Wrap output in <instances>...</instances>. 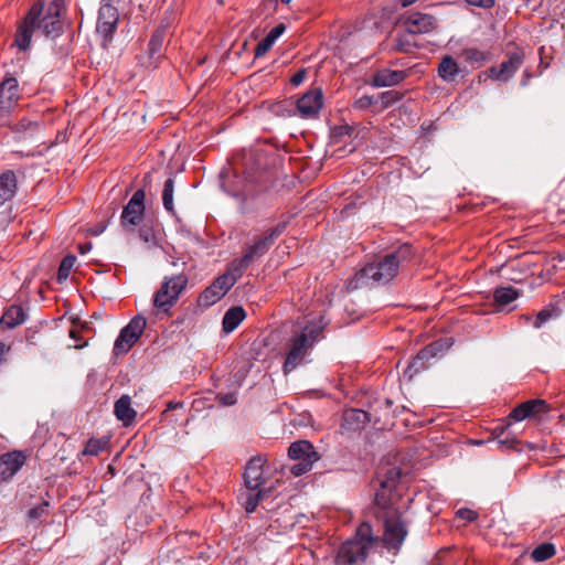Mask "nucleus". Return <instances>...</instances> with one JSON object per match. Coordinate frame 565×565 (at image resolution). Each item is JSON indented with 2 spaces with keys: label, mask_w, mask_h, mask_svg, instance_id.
Here are the masks:
<instances>
[{
  "label": "nucleus",
  "mask_w": 565,
  "mask_h": 565,
  "mask_svg": "<svg viewBox=\"0 0 565 565\" xmlns=\"http://www.w3.org/2000/svg\"><path fill=\"white\" fill-rule=\"evenodd\" d=\"M343 419L345 424L359 428L369 422L367 413L361 409H348L344 412Z\"/></svg>",
  "instance_id": "nucleus-34"
},
{
  "label": "nucleus",
  "mask_w": 565,
  "mask_h": 565,
  "mask_svg": "<svg viewBox=\"0 0 565 565\" xmlns=\"http://www.w3.org/2000/svg\"><path fill=\"white\" fill-rule=\"evenodd\" d=\"M515 441L514 438L510 439V438H504V439H499V444H502V445H505L507 447H510L512 446V444Z\"/></svg>",
  "instance_id": "nucleus-53"
},
{
  "label": "nucleus",
  "mask_w": 565,
  "mask_h": 565,
  "mask_svg": "<svg viewBox=\"0 0 565 565\" xmlns=\"http://www.w3.org/2000/svg\"><path fill=\"white\" fill-rule=\"evenodd\" d=\"M313 463L315 462L297 461L295 465L291 466L290 472L295 477H300V476L307 473L308 471H310L312 469Z\"/></svg>",
  "instance_id": "nucleus-40"
},
{
  "label": "nucleus",
  "mask_w": 565,
  "mask_h": 565,
  "mask_svg": "<svg viewBox=\"0 0 565 565\" xmlns=\"http://www.w3.org/2000/svg\"><path fill=\"white\" fill-rule=\"evenodd\" d=\"M164 38H166V29L164 28H159L153 32V34L149 41V44H148V51H149L150 58H154V60L159 58L161 49L163 46Z\"/></svg>",
  "instance_id": "nucleus-30"
},
{
  "label": "nucleus",
  "mask_w": 565,
  "mask_h": 565,
  "mask_svg": "<svg viewBox=\"0 0 565 565\" xmlns=\"http://www.w3.org/2000/svg\"><path fill=\"white\" fill-rule=\"evenodd\" d=\"M188 282V276L184 274L164 277L160 288L153 295V307L159 311L168 312L177 303Z\"/></svg>",
  "instance_id": "nucleus-6"
},
{
  "label": "nucleus",
  "mask_w": 565,
  "mask_h": 565,
  "mask_svg": "<svg viewBox=\"0 0 565 565\" xmlns=\"http://www.w3.org/2000/svg\"><path fill=\"white\" fill-rule=\"evenodd\" d=\"M469 4L486 8L489 9L493 7L494 1L493 0H466Z\"/></svg>",
  "instance_id": "nucleus-48"
},
{
  "label": "nucleus",
  "mask_w": 565,
  "mask_h": 565,
  "mask_svg": "<svg viewBox=\"0 0 565 565\" xmlns=\"http://www.w3.org/2000/svg\"><path fill=\"white\" fill-rule=\"evenodd\" d=\"M305 77H306V71L300 70L292 75V77L290 78V82H291V84L297 86L303 82Z\"/></svg>",
  "instance_id": "nucleus-50"
},
{
  "label": "nucleus",
  "mask_w": 565,
  "mask_h": 565,
  "mask_svg": "<svg viewBox=\"0 0 565 565\" xmlns=\"http://www.w3.org/2000/svg\"><path fill=\"white\" fill-rule=\"evenodd\" d=\"M252 262L248 260V257L242 256L241 258L234 259L227 268V271L223 274L230 282L234 286L235 282L243 276L244 271L249 267Z\"/></svg>",
  "instance_id": "nucleus-27"
},
{
  "label": "nucleus",
  "mask_w": 565,
  "mask_h": 565,
  "mask_svg": "<svg viewBox=\"0 0 565 565\" xmlns=\"http://www.w3.org/2000/svg\"><path fill=\"white\" fill-rule=\"evenodd\" d=\"M76 262V257L74 255H67L61 262V265L57 270V279L58 281L66 280L70 276V273Z\"/></svg>",
  "instance_id": "nucleus-38"
},
{
  "label": "nucleus",
  "mask_w": 565,
  "mask_h": 565,
  "mask_svg": "<svg viewBox=\"0 0 565 565\" xmlns=\"http://www.w3.org/2000/svg\"><path fill=\"white\" fill-rule=\"evenodd\" d=\"M265 495V491L260 488L258 490H248L247 488L238 494V500L245 508L247 513L256 510L259 501Z\"/></svg>",
  "instance_id": "nucleus-28"
},
{
  "label": "nucleus",
  "mask_w": 565,
  "mask_h": 565,
  "mask_svg": "<svg viewBox=\"0 0 565 565\" xmlns=\"http://www.w3.org/2000/svg\"><path fill=\"white\" fill-rule=\"evenodd\" d=\"M49 507L47 502H43L40 507L33 508L29 511V518L31 520L39 519L42 514L46 512V509Z\"/></svg>",
  "instance_id": "nucleus-45"
},
{
  "label": "nucleus",
  "mask_w": 565,
  "mask_h": 565,
  "mask_svg": "<svg viewBox=\"0 0 565 565\" xmlns=\"http://www.w3.org/2000/svg\"><path fill=\"white\" fill-rule=\"evenodd\" d=\"M322 99L323 95L321 90H310L297 100V110L303 118H313L322 107Z\"/></svg>",
  "instance_id": "nucleus-14"
},
{
  "label": "nucleus",
  "mask_w": 565,
  "mask_h": 565,
  "mask_svg": "<svg viewBox=\"0 0 565 565\" xmlns=\"http://www.w3.org/2000/svg\"><path fill=\"white\" fill-rule=\"evenodd\" d=\"M405 77L406 72L404 71L382 68L373 74L371 84L374 87H388L399 84Z\"/></svg>",
  "instance_id": "nucleus-19"
},
{
  "label": "nucleus",
  "mask_w": 565,
  "mask_h": 565,
  "mask_svg": "<svg viewBox=\"0 0 565 565\" xmlns=\"http://www.w3.org/2000/svg\"><path fill=\"white\" fill-rule=\"evenodd\" d=\"M217 399L223 406H232L237 402L236 395L234 393L220 394Z\"/></svg>",
  "instance_id": "nucleus-44"
},
{
  "label": "nucleus",
  "mask_w": 565,
  "mask_h": 565,
  "mask_svg": "<svg viewBox=\"0 0 565 565\" xmlns=\"http://www.w3.org/2000/svg\"><path fill=\"white\" fill-rule=\"evenodd\" d=\"M266 458L258 455L249 459L244 471V484L248 490H258L265 482L263 467Z\"/></svg>",
  "instance_id": "nucleus-12"
},
{
  "label": "nucleus",
  "mask_w": 565,
  "mask_h": 565,
  "mask_svg": "<svg viewBox=\"0 0 565 565\" xmlns=\"http://www.w3.org/2000/svg\"><path fill=\"white\" fill-rule=\"evenodd\" d=\"M146 324L147 321L145 317H134L130 322L120 330L114 344L115 354L127 353L141 337Z\"/></svg>",
  "instance_id": "nucleus-7"
},
{
  "label": "nucleus",
  "mask_w": 565,
  "mask_h": 565,
  "mask_svg": "<svg viewBox=\"0 0 565 565\" xmlns=\"http://www.w3.org/2000/svg\"><path fill=\"white\" fill-rule=\"evenodd\" d=\"M401 477L397 469H391L385 480L381 482V490L375 493V504L382 512L380 518L384 521L383 544L387 550H399L406 535V523L401 512L393 507L388 492L395 487L396 480Z\"/></svg>",
  "instance_id": "nucleus-2"
},
{
  "label": "nucleus",
  "mask_w": 565,
  "mask_h": 565,
  "mask_svg": "<svg viewBox=\"0 0 565 565\" xmlns=\"http://www.w3.org/2000/svg\"><path fill=\"white\" fill-rule=\"evenodd\" d=\"M406 31L409 34L428 33L436 26V20L433 15L422 12H412L403 21Z\"/></svg>",
  "instance_id": "nucleus-13"
},
{
  "label": "nucleus",
  "mask_w": 565,
  "mask_h": 565,
  "mask_svg": "<svg viewBox=\"0 0 565 565\" xmlns=\"http://www.w3.org/2000/svg\"><path fill=\"white\" fill-rule=\"evenodd\" d=\"M551 317H552V313L550 310H546V309L541 310L535 318L533 327L535 329H540L545 322H547L551 319Z\"/></svg>",
  "instance_id": "nucleus-43"
},
{
  "label": "nucleus",
  "mask_w": 565,
  "mask_h": 565,
  "mask_svg": "<svg viewBox=\"0 0 565 565\" xmlns=\"http://www.w3.org/2000/svg\"><path fill=\"white\" fill-rule=\"evenodd\" d=\"M41 125L39 121H32L30 119H21L13 127V131L18 134L21 138L32 137L35 134L40 132Z\"/></svg>",
  "instance_id": "nucleus-31"
},
{
  "label": "nucleus",
  "mask_w": 565,
  "mask_h": 565,
  "mask_svg": "<svg viewBox=\"0 0 565 565\" xmlns=\"http://www.w3.org/2000/svg\"><path fill=\"white\" fill-rule=\"evenodd\" d=\"M509 278L515 282H519L522 280V278L520 276H516V275H510Z\"/></svg>",
  "instance_id": "nucleus-56"
},
{
  "label": "nucleus",
  "mask_w": 565,
  "mask_h": 565,
  "mask_svg": "<svg viewBox=\"0 0 565 565\" xmlns=\"http://www.w3.org/2000/svg\"><path fill=\"white\" fill-rule=\"evenodd\" d=\"M71 337L75 338V332L74 331H71Z\"/></svg>",
  "instance_id": "nucleus-62"
},
{
  "label": "nucleus",
  "mask_w": 565,
  "mask_h": 565,
  "mask_svg": "<svg viewBox=\"0 0 565 565\" xmlns=\"http://www.w3.org/2000/svg\"><path fill=\"white\" fill-rule=\"evenodd\" d=\"M381 108H387L399 99V94L393 90L384 92L375 97Z\"/></svg>",
  "instance_id": "nucleus-39"
},
{
  "label": "nucleus",
  "mask_w": 565,
  "mask_h": 565,
  "mask_svg": "<svg viewBox=\"0 0 565 565\" xmlns=\"http://www.w3.org/2000/svg\"><path fill=\"white\" fill-rule=\"evenodd\" d=\"M115 415L125 425H129L136 418L137 412L131 407V398L129 395H122L115 403Z\"/></svg>",
  "instance_id": "nucleus-23"
},
{
  "label": "nucleus",
  "mask_w": 565,
  "mask_h": 565,
  "mask_svg": "<svg viewBox=\"0 0 565 565\" xmlns=\"http://www.w3.org/2000/svg\"><path fill=\"white\" fill-rule=\"evenodd\" d=\"M438 348V343L435 342L422 349L408 364L407 369L404 371V375L408 376L411 380L416 373L424 370L426 362L436 355Z\"/></svg>",
  "instance_id": "nucleus-18"
},
{
  "label": "nucleus",
  "mask_w": 565,
  "mask_h": 565,
  "mask_svg": "<svg viewBox=\"0 0 565 565\" xmlns=\"http://www.w3.org/2000/svg\"><path fill=\"white\" fill-rule=\"evenodd\" d=\"M373 542L374 539L372 536L371 525L362 523L356 530L355 537L347 541L340 546L335 557V564L362 565Z\"/></svg>",
  "instance_id": "nucleus-5"
},
{
  "label": "nucleus",
  "mask_w": 565,
  "mask_h": 565,
  "mask_svg": "<svg viewBox=\"0 0 565 565\" xmlns=\"http://www.w3.org/2000/svg\"><path fill=\"white\" fill-rule=\"evenodd\" d=\"M233 287L230 280L223 275L218 276L212 285L206 287L199 297V305L202 307H211L221 300L226 292Z\"/></svg>",
  "instance_id": "nucleus-11"
},
{
  "label": "nucleus",
  "mask_w": 565,
  "mask_h": 565,
  "mask_svg": "<svg viewBox=\"0 0 565 565\" xmlns=\"http://www.w3.org/2000/svg\"><path fill=\"white\" fill-rule=\"evenodd\" d=\"M139 237L145 242V243H150L153 241L154 238V235H153V231L152 228L150 227H146V226H142L140 227L139 230Z\"/></svg>",
  "instance_id": "nucleus-47"
},
{
  "label": "nucleus",
  "mask_w": 565,
  "mask_h": 565,
  "mask_svg": "<svg viewBox=\"0 0 565 565\" xmlns=\"http://www.w3.org/2000/svg\"><path fill=\"white\" fill-rule=\"evenodd\" d=\"M271 246L270 241L264 234H260L255 236L253 241L246 245L243 255L248 257V260L253 263L255 259L264 256Z\"/></svg>",
  "instance_id": "nucleus-20"
},
{
  "label": "nucleus",
  "mask_w": 565,
  "mask_h": 565,
  "mask_svg": "<svg viewBox=\"0 0 565 565\" xmlns=\"http://www.w3.org/2000/svg\"><path fill=\"white\" fill-rule=\"evenodd\" d=\"M19 98V84L15 77L9 76L0 84V109L9 111Z\"/></svg>",
  "instance_id": "nucleus-16"
},
{
  "label": "nucleus",
  "mask_w": 565,
  "mask_h": 565,
  "mask_svg": "<svg viewBox=\"0 0 565 565\" xmlns=\"http://www.w3.org/2000/svg\"><path fill=\"white\" fill-rule=\"evenodd\" d=\"M245 317L246 313L242 307L237 306L230 308L223 317V330L226 333L234 331L239 326V323L245 319Z\"/></svg>",
  "instance_id": "nucleus-25"
},
{
  "label": "nucleus",
  "mask_w": 565,
  "mask_h": 565,
  "mask_svg": "<svg viewBox=\"0 0 565 565\" xmlns=\"http://www.w3.org/2000/svg\"><path fill=\"white\" fill-rule=\"evenodd\" d=\"M6 345L3 343H0V353L4 351Z\"/></svg>",
  "instance_id": "nucleus-59"
},
{
  "label": "nucleus",
  "mask_w": 565,
  "mask_h": 565,
  "mask_svg": "<svg viewBox=\"0 0 565 565\" xmlns=\"http://www.w3.org/2000/svg\"><path fill=\"white\" fill-rule=\"evenodd\" d=\"M530 77V74L527 72L524 73V78L521 81V85L525 86L527 84V78Z\"/></svg>",
  "instance_id": "nucleus-55"
},
{
  "label": "nucleus",
  "mask_w": 565,
  "mask_h": 565,
  "mask_svg": "<svg viewBox=\"0 0 565 565\" xmlns=\"http://www.w3.org/2000/svg\"><path fill=\"white\" fill-rule=\"evenodd\" d=\"M460 73V67L456 60L450 55H445L438 65L439 77L447 83L456 81Z\"/></svg>",
  "instance_id": "nucleus-24"
},
{
  "label": "nucleus",
  "mask_w": 565,
  "mask_h": 565,
  "mask_svg": "<svg viewBox=\"0 0 565 565\" xmlns=\"http://www.w3.org/2000/svg\"><path fill=\"white\" fill-rule=\"evenodd\" d=\"M414 254L411 244L401 245L395 250L361 268L349 281V287L356 289L391 281L397 275L398 269L413 259Z\"/></svg>",
  "instance_id": "nucleus-1"
},
{
  "label": "nucleus",
  "mask_w": 565,
  "mask_h": 565,
  "mask_svg": "<svg viewBox=\"0 0 565 565\" xmlns=\"http://www.w3.org/2000/svg\"><path fill=\"white\" fill-rule=\"evenodd\" d=\"M377 99L375 96L364 95L354 102V107L358 109H366L372 105H376Z\"/></svg>",
  "instance_id": "nucleus-42"
},
{
  "label": "nucleus",
  "mask_w": 565,
  "mask_h": 565,
  "mask_svg": "<svg viewBox=\"0 0 565 565\" xmlns=\"http://www.w3.org/2000/svg\"><path fill=\"white\" fill-rule=\"evenodd\" d=\"M92 247H93L92 243L81 244V245H78V252H79V254L85 255L88 252H90Z\"/></svg>",
  "instance_id": "nucleus-51"
},
{
  "label": "nucleus",
  "mask_w": 565,
  "mask_h": 565,
  "mask_svg": "<svg viewBox=\"0 0 565 565\" xmlns=\"http://www.w3.org/2000/svg\"><path fill=\"white\" fill-rule=\"evenodd\" d=\"M145 191L137 190L121 213V225L127 230H134L145 215Z\"/></svg>",
  "instance_id": "nucleus-8"
},
{
  "label": "nucleus",
  "mask_w": 565,
  "mask_h": 565,
  "mask_svg": "<svg viewBox=\"0 0 565 565\" xmlns=\"http://www.w3.org/2000/svg\"><path fill=\"white\" fill-rule=\"evenodd\" d=\"M514 267H515V264H514V263H511V264H509V265H507V266H505V269H507V270H509V269L513 270V269H514Z\"/></svg>",
  "instance_id": "nucleus-57"
},
{
  "label": "nucleus",
  "mask_w": 565,
  "mask_h": 565,
  "mask_svg": "<svg viewBox=\"0 0 565 565\" xmlns=\"http://www.w3.org/2000/svg\"><path fill=\"white\" fill-rule=\"evenodd\" d=\"M524 54L520 51L511 53L507 61L502 62L499 67L489 68V77L500 82L509 81L515 72L522 66Z\"/></svg>",
  "instance_id": "nucleus-10"
},
{
  "label": "nucleus",
  "mask_w": 565,
  "mask_h": 565,
  "mask_svg": "<svg viewBox=\"0 0 565 565\" xmlns=\"http://www.w3.org/2000/svg\"><path fill=\"white\" fill-rule=\"evenodd\" d=\"M119 21V14L117 8L108 3L106 0L102 3L99 11H98V18H97V24H96V31L97 33L102 34L104 39L111 38L113 33L115 32L117 28V23Z\"/></svg>",
  "instance_id": "nucleus-9"
},
{
  "label": "nucleus",
  "mask_w": 565,
  "mask_h": 565,
  "mask_svg": "<svg viewBox=\"0 0 565 565\" xmlns=\"http://www.w3.org/2000/svg\"><path fill=\"white\" fill-rule=\"evenodd\" d=\"M227 193H228V194H231V195H233V196H235V198L239 196V193H238V192H230V191H228Z\"/></svg>",
  "instance_id": "nucleus-58"
},
{
  "label": "nucleus",
  "mask_w": 565,
  "mask_h": 565,
  "mask_svg": "<svg viewBox=\"0 0 565 565\" xmlns=\"http://www.w3.org/2000/svg\"><path fill=\"white\" fill-rule=\"evenodd\" d=\"M288 456L295 461L317 462L320 459L319 454L308 440H298L288 448Z\"/></svg>",
  "instance_id": "nucleus-17"
},
{
  "label": "nucleus",
  "mask_w": 565,
  "mask_h": 565,
  "mask_svg": "<svg viewBox=\"0 0 565 565\" xmlns=\"http://www.w3.org/2000/svg\"><path fill=\"white\" fill-rule=\"evenodd\" d=\"M286 223L281 222L277 224L274 228L265 231L263 234L270 241L271 244H274L276 238L284 233Z\"/></svg>",
  "instance_id": "nucleus-41"
},
{
  "label": "nucleus",
  "mask_w": 565,
  "mask_h": 565,
  "mask_svg": "<svg viewBox=\"0 0 565 565\" xmlns=\"http://www.w3.org/2000/svg\"><path fill=\"white\" fill-rule=\"evenodd\" d=\"M181 406H182V403L169 402V403L167 404V408H166V409H164V412H163V415H164L167 412H169V411H171V409H174V408H178V407H181Z\"/></svg>",
  "instance_id": "nucleus-52"
},
{
  "label": "nucleus",
  "mask_w": 565,
  "mask_h": 565,
  "mask_svg": "<svg viewBox=\"0 0 565 565\" xmlns=\"http://www.w3.org/2000/svg\"><path fill=\"white\" fill-rule=\"evenodd\" d=\"M25 320V313L20 306H11L1 317V324L8 329H13L17 326L23 323Z\"/></svg>",
  "instance_id": "nucleus-29"
},
{
  "label": "nucleus",
  "mask_w": 565,
  "mask_h": 565,
  "mask_svg": "<svg viewBox=\"0 0 565 565\" xmlns=\"http://www.w3.org/2000/svg\"><path fill=\"white\" fill-rule=\"evenodd\" d=\"M107 223H99L87 230L88 234L97 236L105 232Z\"/></svg>",
  "instance_id": "nucleus-49"
},
{
  "label": "nucleus",
  "mask_w": 565,
  "mask_h": 565,
  "mask_svg": "<svg viewBox=\"0 0 565 565\" xmlns=\"http://www.w3.org/2000/svg\"><path fill=\"white\" fill-rule=\"evenodd\" d=\"M60 9L57 2H52L46 8L42 3H35L18 28L14 44L19 50L26 51L30 47L33 33L45 38L60 35L63 30Z\"/></svg>",
  "instance_id": "nucleus-3"
},
{
  "label": "nucleus",
  "mask_w": 565,
  "mask_h": 565,
  "mask_svg": "<svg viewBox=\"0 0 565 565\" xmlns=\"http://www.w3.org/2000/svg\"><path fill=\"white\" fill-rule=\"evenodd\" d=\"M26 457L22 451L7 452L0 457V482L12 478L25 463Z\"/></svg>",
  "instance_id": "nucleus-15"
},
{
  "label": "nucleus",
  "mask_w": 565,
  "mask_h": 565,
  "mask_svg": "<svg viewBox=\"0 0 565 565\" xmlns=\"http://www.w3.org/2000/svg\"><path fill=\"white\" fill-rule=\"evenodd\" d=\"M17 192V178L13 171L0 174V206L12 199Z\"/></svg>",
  "instance_id": "nucleus-22"
},
{
  "label": "nucleus",
  "mask_w": 565,
  "mask_h": 565,
  "mask_svg": "<svg viewBox=\"0 0 565 565\" xmlns=\"http://www.w3.org/2000/svg\"><path fill=\"white\" fill-rule=\"evenodd\" d=\"M417 0H401V4L402 7H408L411 4H413L414 2H416Z\"/></svg>",
  "instance_id": "nucleus-54"
},
{
  "label": "nucleus",
  "mask_w": 565,
  "mask_h": 565,
  "mask_svg": "<svg viewBox=\"0 0 565 565\" xmlns=\"http://www.w3.org/2000/svg\"><path fill=\"white\" fill-rule=\"evenodd\" d=\"M458 518L466 520L468 522L475 521L477 519V513L470 509H459L457 511Z\"/></svg>",
  "instance_id": "nucleus-46"
},
{
  "label": "nucleus",
  "mask_w": 565,
  "mask_h": 565,
  "mask_svg": "<svg viewBox=\"0 0 565 565\" xmlns=\"http://www.w3.org/2000/svg\"><path fill=\"white\" fill-rule=\"evenodd\" d=\"M108 445V440L104 438H90L83 450L84 455L87 456H97L99 452H102Z\"/></svg>",
  "instance_id": "nucleus-37"
},
{
  "label": "nucleus",
  "mask_w": 565,
  "mask_h": 565,
  "mask_svg": "<svg viewBox=\"0 0 565 565\" xmlns=\"http://www.w3.org/2000/svg\"><path fill=\"white\" fill-rule=\"evenodd\" d=\"M173 192H174V181L172 178H169L166 180L164 185H163L162 203H163L164 209L170 213H174Z\"/></svg>",
  "instance_id": "nucleus-35"
},
{
  "label": "nucleus",
  "mask_w": 565,
  "mask_h": 565,
  "mask_svg": "<svg viewBox=\"0 0 565 565\" xmlns=\"http://www.w3.org/2000/svg\"><path fill=\"white\" fill-rule=\"evenodd\" d=\"M555 554V546L551 543H543L536 546L531 556L535 562H544Z\"/></svg>",
  "instance_id": "nucleus-36"
},
{
  "label": "nucleus",
  "mask_w": 565,
  "mask_h": 565,
  "mask_svg": "<svg viewBox=\"0 0 565 565\" xmlns=\"http://www.w3.org/2000/svg\"><path fill=\"white\" fill-rule=\"evenodd\" d=\"M323 338V326L310 321L295 331L286 342V359L284 373L289 374L307 361L315 345Z\"/></svg>",
  "instance_id": "nucleus-4"
},
{
  "label": "nucleus",
  "mask_w": 565,
  "mask_h": 565,
  "mask_svg": "<svg viewBox=\"0 0 565 565\" xmlns=\"http://www.w3.org/2000/svg\"><path fill=\"white\" fill-rule=\"evenodd\" d=\"M475 444H476V445H481V444H482V441H481V440H479V441H475Z\"/></svg>",
  "instance_id": "nucleus-63"
},
{
  "label": "nucleus",
  "mask_w": 565,
  "mask_h": 565,
  "mask_svg": "<svg viewBox=\"0 0 565 565\" xmlns=\"http://www.w3.org/2000/svg\"><path fill=\"white\" fill-rule=\"evenodd\" d=\"M398 46H399V49H401L402 51H407V49H405V47H404V44H402V43H401V44H398Z\"/></svg>",
  "instance_id": "nucleus-60"
},
{
  "label": "nucleus",
  "mask_w": 565,
  "mask_h": 565,
  "mask_svg": "<svg viewBox=\"0 0 565 565\" xmlns=\"http://www.w3.org/2000/svg\"><path fill=\"white\" fill-rule=\"evenodd\" d=\"M545 407V402L542 399H531L520 404L515 407L510 417L515 422H521L530 416H533L540 412H542Z\"/></svg>",
  "instance_id": "nucleus-21"
},
{
  "label": "nucleus",
  "mask_w": 565,
  "mask_h": 565,
  "mask_svg": "<svg viewBox=\"0 0 565 565\" xmlns=\"http://www.w3.org/2000/svg\"><path fill=\"white\" fill-rule=\"evenodd\" d=\"M284 24H278L273 28L269 33L256 45L255 56L260 57L266 54L271 49L275 41L284 33Z\"/></svg>",
  "instance_id": "nucleus-26"
},
{
  "label": "nucleus",
  "mask_w": 565,
  "mask_h": 565,
  "mask_svg": "<svg viewBox=\"0 0 565 565\" xmlns=\"http://www.w3.org/2000/svg\"><path fill=\"white\" fill-rule=\"evenodd\" d=\"M519 296V291L512 287H498L493 290V299L500 306L511 303Z\"/></svg>",
  "instance_id": "nucleus-33"
},
{
  "label": "nucleus",
  "mask_w": 565,
  "mask_h": 565,
  "mask_svg": "<svg viewBox=\"0 0 565 565\" xmlns=\"http://www.w3.org/2000/svg\"><path fill=\"white\" fill-rule=\"evenodd\" d=\"M461 56L471 65L481 66L489 61V53L477 47H466L461 51Z\"/></svg>",
  "instance_id": "nucleus-32"
},
{
  "label": "nucleus",
  "mask_w": 565,
  "mask_h": 565,
  "mask_svg": "<svg viewBox=\"0 0 565 565\" xmlns=\"http://www.w3.org/2000/svg\"><path fill=\"white\" fill-rule=\"evenodd\" d=\"M282 3L288 4L291 0H280Z\"/></svg>",
  "instance_id": "nucleus-61"
}]
</instances>
